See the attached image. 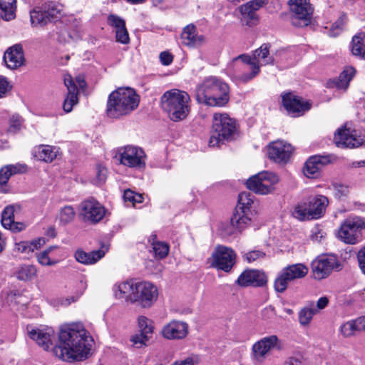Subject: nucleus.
<instances>
[{
  "label": "nucleus",
  "instance_id": "obj_2",
  "mask_svg": "<svg viewBox=\"0 0 365 365\" xmlns=\"http://www.w3.org/2000/svg\"><path fill=\"white\" fill-rule=\"evenodd\" d=\"M115 295L130 303H138L143 308H150L157 301V287L148 281L130 279L115 284L113 287Z\"/></svg>",
  "mask_w": 365,
  "mask_h": 365
},
{
  "label": "nucleus",
  "instance_id": "obj_6",
  "mask_svg": "<svg viewBox=\"0 0 365 365\" xmlns=\"http://www.w3.org/2000/svg\"><path fill=\"white\" fill-rule=\"evenodd\" d=\"M190 102L189 94L177 88L165 91L160 98L163 110L173 122H178L187 118L190 112Z\"/></svg>",
  "mask_w": 365,
  "mask_h": 365
},
{
  "label": "nucleus",
  "instance_id": "obj_12",
  "mask_svg": "<svg viewBox=\"0 0 365 365\" xmlns=\"http://www.w3.org/2000/svg\"><path fill=\"white\" fill-rule=\"evenodd\" d=\"M288 4L292 12V24L304 27L311 23L313 9L307 0H289Z\"/></svg>",
  "mask_w": 365,
  "mask_h": 365
},
{
  "label": "nucleus",
  "instance_id": "obj_24",
  "mask_svg": "<svg viewBox=\"0 0 365 365\" xmlns=\"http://www.w3.org/2000/svg\"><path fill=\"white\" fill-rule=\"evenodd\" d=\"M107 23L114 29L117 42L123 44L129 43V34L125 26V21L123 18L111 14L108 16Z\"/></svg>",
  "mask_w": 365,
  "mask_h": 365
},
{
  "label": "nucleus",
  "instance_id": "obj_20",
  "mask_svg": "<svg viewBox=\"0 0 365 365\" xmlns=\"http://www.w3.org/2000/svg\"><path fill=\"white\" fill-rule=\"evenodd\" d=\"M282 103L288 113L294 117L299 116L311 108L308 101H304L291 93L282 96Z\"/></svg>",
  "mask_w": 365,
  "mask_h": 365
},
{
  "label": "nucleus",
  "instance_id": "obj_4",
  "mask_svg": "<svg viewBox=\"0 0 365 365\" xmlns=\"http://www.w3.org/2000/svg\"><path fill=\"white\" fill-rule=\"evenodd\" d=\"M198 103L212 107L225 106L229 101V86L220 79L210 76L197 87Z\"/></svg>",
  "mask_w": 365,
  "mask_h": 365
},
{
  "label": "nucleus",
  "instance_id": "obj_64",
  "mask_svg": "<svg viewBox=\"0 0 365 365\" xmlns=\"http://www.w3.org/2000/svg\"><path fill=\"white\" fill-rule=\"evenodd\" d=\"M357 259L360 267L365 264V247L358 252Z\"/></svg>",
  "mask_w": 365,
  "mask_h": 365
},
{
  "label": "nucleus",
  "instance_id": "obj_46",
  "mask_svg": "<svg viewBox=\"0 0 365 365\" xmlns=\"http://www.w3.org/2000/svg\"><path fill=\"white\" fill-rule=\"evenodd\" d=\"M356 331L359 330L356 319L349 320L340 327V331L344 337L353 336Z\"/></svg>",
  "mask_w": 365,
  "mask_h": 365
},
{
  "label": "nucleus",
  "instance_id": "obj_1",
  "mask_svg": "<svg viewBox=\"0 0 365 365\" xmlns=\"http://www.w3.org/2000/svg\"><path fill=\"white\" fill-rule=\"evenodd\" d=\"M89 338L82 324L65 325L60 329L58 342L53 349V354L68 362L83 361L90 355Z\"/></svg>",
  "mask_w": 365,
  "mask_h": 365
},
{
  "label": "nucleus",
  "instance_id": "obj_50",
  "mask_svg": "<svg viewBox=\"0 0 365 365\" xmlns=\"http://www.w3.org/2000/svg\"><path fill=\"white\" fill-rule=\"evenodd\" d=\"M123 199L125 202H130L133 206L137 203H141L143 200L142 195L135 193L130 189L124 191Z\"/></svg>",
  "mask_w": 365,
  "mask_h": 365
},
{
  "label": "nucleus",
  "instance_id": "obj_62",
  "mask_svg": "<svg viewBox=\"0 0 365 365\" xmlns=\"http://www.w3.org/2000/svg\"><path fill=\"white\" fill-rule=\"evenodd\" d=\"M274 314L275 309L272 306H268L262 311V315L264 319H271L274 317Z\"/></svg>",
  "mask_w": 365,
  "mask_h": 365
},
{
  "label": "nucleus",
  "instance_id": "obj_63",
  "mask_svg": "<svg viewBox=\"0 0 365 365\" xmlns=\"http://www.w3.org/2000/svg\"><path fill=\"white\" fill-rule=\"evenodd\" d=\"M81 294H82L65 298L62 300L61 304L64 306H68L71 303L76 302Z\"/></svg>",
  "mask_w": 365,
  "mask_h": 365
},
{
  "label": "nucleus",
  "instance_id": "obj_31",
  "mask_svg": "<svg viewBox=\"0 0 365 365\" xmlns=\"http://www.w3.org/2000/svg\"><path fill=\"white\" fill-rule=\"evenodd\" d=\"M255 215L245 211L239 212L235 210L230 220L231 225L236 230L241 232L250 226Z\"/></svg>",
  "mask_w": 365,
  "mask_h": 365
},
{
  "label": "nucleus",
  "instance_id": "obj_45",
  "mask_svg": "<svg viewBox=\"0 0 365 365\" xmlns=\"http://www.w3.org/2000/svg\"><path fill=\"white\" fill-rule=\"evenodd\" d=\"M138 332L146 334L152 336L153 333V322L145 316L138 318Z\"/></svg>",
  "mask_w": 365,
  "mask_h": 365
},
{
  "label": "nucleus",
  "instance_id": "obj_41",
  "mask_svg": "<svg viewBox=\"0 0 365 365\" xmlns=\"http://www.w3.org/2000/svg\"><path fill=\"white\" fill-rule=\"evenodd\" d=\"M16 0H0V9L3 14L2 18L9 21L15 17Z\"/></svg>",
  "mask_w": 365,
  "mask_h": 365
},
{
  "label": "nucleus",
  "instance_id": "obj_16",
  "mask_svg": "<svg viewBox=\"0 0 365 365\" xmlns=\"http://www.w3.org/2000/svg\"><path fill=\"white\" fill-rule=\"evenodd\" d=\"M314 279L320 280L327 277L333 270L341 269V264L335 255L321 256L312 262Z\"/></svg>",
  "mask_w": 365,
  "mask_h": 365
},
{
  "label": "nucleus",
  "instance_id": "obj_19",
  "mask_svg": "<svg viewBox=\"0 0 365 365\" xmlns=\"http://www.w3.org/2000/svg\"><path fill=\"white\" fill-rule=\"evenodd\" d=\"M106 215L105 207L94 199L85 200L81 204V215L84 221L96 223Z\"/></svg>",
  "mask_w": 365,
  "mask_h": 365
},
{
  "label": "nucleus",
  "instance_id": "obj_61",
  "mask_svg": "<svg viewBox=\"0 0 365 365\" xmlns=\"http://www.w3.org/2000/svg\"><path fill=\"white\" fill-rule=\"evenodd\" d=\"M160 59L163 65L168 66L173 62V57L170 53L163 51L160 54Z\"/></svg>",
  "mask_w": 365,
  "mask_h": 365
},
{
  "label": "nucleus",
  "instance_id": "obj_52",
  "mask_svg": "<svg viewBox=\"0 0 365 365\" xmlns=\"http://www.w3.org/2000/svg\"><path fill=\"white\" fill-rule=\"evenodd\" d=\"M252 269H246L242 272L237 278L236 283L240 287H249L251 283Z\"/></svg>",
  "mask_w": 365,
  "mask_h": 365
},
{
  "label": "nucleus",
  "instance_id": "obj_59",
  "mask_svg": "<svg viewBox=\"0 0 365 365\" xmlns=\"http://www.w3.org/2000/svg\"><path fill=\"white\" fill-rule=\"evenodd\" d=\"M11 174L6 166L0 170V185H4L9 181Z\"/></svg>",
  "mask_w": 365,
  "mask_h": 365
},
{
  "label": "nucleus",
  "instance_id": "obj_54",
  "mask_svg": "<svg viewBox=\"0 0 365 365\" xmlns=\"http://www.w3.org/2000/svg\"><path fill=\"white\" fill-rule=\"evenodd\" d=\"M106 178L107 169L102 165H98L96 167V176L95 179V183L97 185H101L106 181Z\"/></svg>",
  "mask_w": 365,
  "mask_h": 365
},
{
  "label": "nucleus",
  "instance_id": "obj_37",
  "mask_svg": "<svg viewBox=\"0 0 365 365\" xmlns=\"http://www.w3.org/2000/svg\"><path fill=\"white\" fill-rule=\"evenodd\" d=\"M45 243L43 239H38L33 242L20 241L15 243L14 250L19 253L29 254L39 248Z\"/></svg>",
  "mask_w": 365,
  "mask_h": 365
},
{
  "label": "nucleus",
  "instance_id": "obj_44",
  "mask_svg": "<svg viewBox=\"0 0 365 365\" xmlns=\"http://www.w3.org/2000/svg\"><path fill=\"white\" fill-rule=\"evenodd\" d=\"M56 247H49L43 252H41L36 255V259L38 262L42 266H52L58 263V261L53 259L49 257V254L56 249Z\"/></svg>",
  "mask_w": 365,
  "mask_h": 365
},
{
  "label": "nucleus",
  "instance_id": "obj_27",
  "mask_svg": "<svg viewBox=\"0 0 365 365\" xmlns=\"http://www.w3.org/2000/svg\"><path fill=\"white\" fill-rule=\"evenodd\" d=\"M264 4V0H254L240 6V12L247 25L250 26L257 24L258 17L256 11Z\"/></svg>",
  "mask_w": 365,
  "mask_h": 365
},
{
  "label": "nucleus",
  "instance_id": "obj_51",
  "mask_svg": "<svg viewBox=\"0 0 365 365\" xmlns=\"http://www.w3.org/2000/svg\"><path fill=\"white\" fill-rule=\"evenodd\" d=\"M265 257V253L261 250H252L245 253L243 259L248 263H252L255 261L262 260Z\"/></svg>",
  "mask_w": 365,
  "mask_h": 365
},
{
  "label": "nucleus",
  "instance_id": "obj_14",
  "mask_svg": "<svg viewBox=\"0 0 365 365\" xmlns=\"http://www.w3.org/2000/svg\"><path fill=\"white\" fill-rule=\"evenodd\" d=\"M281 348L282 342L277 335L264 336L252 345V359L255 363L262 364L272 349Z\"/></svg>",
  "mask_w": 365,
  "mask_h": 365
},
{
  "label": "nucleus",
  "instance_id": "obj_3",
  "mask_svg": "<svg viewBox=\"0 0 365 365\" xmlns=\"http://www.w3.org/2000/svg\"><path fill=\"white\" fill-rule=\"evenodd\" d=\"M268 44L264 43L259 48L256 49L252 55L242 54L235 58V61L241 59L242 61L250 66V72H244L240 76L243 82H247L255 78L260 72V67L267 65L285 64L292 66L294 62H289L288 58L290 53L281 51L277 54L276 58L270 55Z\"/></svg>",
  "mask_w": 365,
  "mask_h": 365
},
{
  "label": "nucleus",
  "instance_id": "obj_5",
  "mask_svg": "<svg viewBox=\"0 0 365 365\" xmlns=\"http://www.w3.org/2000/svg\"><path fill=\"white\" fill-rule=\"evenodd\" d=\"M140 103V96L133 88H118L108 96L106 113L109 118H119L135 110Z\"/></svg>",
  "mask_w": 365,
  "mask_h": 365
},
{
  "label": "nucleus",
  "instance_id": "obj_36",
  "mask_svg": "<svg viewBox=\"0 0 365 365\" xmlns=\"http://www.w3.org/2000/svg\"><path fill=\"white\" fill-rule=\"evenodd\" d=\"M355 72L356 71L352 66L346 67L334 81L336 88L346 91L349 87V82L354 76Z\"/></svg>",
  "mask_w": 365,
  "mask_h": 365
},
{
  "label": "nucleus",
  "instance_id": "obj_53",
  "mask_svg": "<svg viewBox=\"0 0 365 365\" xmlns=\"http://www.w3.org/2000/svg\"><path fill=\"white\" fill-rule=\"evenodd\" d=\"M345 16H341L331 26L329 31V36L334 37L336 36L343 29L345 24Z\"/></svg>",
  "mask_w": 365,
  "mask_h": 365
},
{
  "label": "nucleus",
  "instance_id": "obj_55",
  "mask_svg": "<svg viewBox=\"0 0 365 365\" xmlns=\"http://www.w3.org/2000/svg\"><path fill=\"white\" fill-rule=\"evenodd\" d=\"M334 195L336 197L341 198L346 196L349 192V187L342 184L333 185Z\"/></svg>",
  "mask_w": 365,
  "mask_h": 365
},
{
  "label": "nucleus",
  "instance_id": "obj_42",
  "mask_svg": "<svg viewBox=\"0 0 365 365\" xmlns=\"http://www.w3.org/2000/svg\"><path fill=\"white\" fill-rule=\"evenodd\" d=\"M76 215L73 207L71 205H66L61 207L56 217V220L60 225H65L73 221Z\"/></svg>",
  "mask_w": 365,
  "mask_h": 365
},
{
  "label": "nucleus",
  "instance_id": "obj_60",
  "mask_svg": "<svg viewBox=\"0 0 365 365\" xmlns=\"http://www.w3.org/2000/svg\"><path fill=\"white\" fill-rule=\"evenodd\" d=\"M6 167L9 170L11 175L16 173H24L26 169V165L22 164L8 165Z\"/></svg>",
  "mask_w": 365,
  "mask_h": 365
},
{
  "label": "nucleus",
  "instance_id": "obj_47",
  "mask_svg": "<svg viewBox=\"0 0 365 365\" xmlns=\"http://www.w3.org/2000/svg\"><path fill=\"white\" fill-rule=\"evenodd\" d=\"M155 257L158 259L165 258L169 252V245L163 242L156 241L152 243Z\"/></svg>",
  "mask_w": 365,
  "mask_h": 365
},
{
  "label": "nucleus",
  "instance_id": "obj_8",
  "mask_svg": "<svg viewBox=\"0 0 365 365\" xmlns=\"http://www.w3.org/2000/svg\"><path fill=\"white\" fill-rule=\"evenodd\" d=\"M309 268L303 263H296L282 268L274 281V289L278 293H283L290 282L307 276Z\"/></svg>",
  "mask_w": 365,
  "mask_h": 365
},
{
  "label": "nucleus",
  "instance_id": "obj_48",
  "mask_svg": "<svg viewBox=\"0 0 365 365\" xmlns=\"http://www.w3.org/2000/svg\"><path fill=\"white\" fill-rule=\"evenodd\" d=\"M250 286L263 287L266 284L267 280L264 272L256 269H252Z\"/></svg>",
  "mask_w": 365,
  "mask_h": 365
},
{
  "label": "nucleus",
  "instance_id": "obj_22",
  "mask_svg": "<svg viewBox=\"0 0 365 365\" xmlns=\"http://www.w3.org/2000/svg\"><path fill=\"white\" fill-rule=\"evenodd\" d=\"M188 324L182 321L173 320L165 324L162 331L165 339L170 340L182 339L188 334Z\"/></svg>",
  "mask_w": 365,
  "mask_h": 365
},
{
  "label": "nucleus",
  "instance_id": "obj_38",
  "mask_svg": "<svg viewBox=\"0 0 365 365\" xmlns=\"http://www.w3.org/2000/svg\"><path fill=\"white\" fill-rule=\"evenodd\" d=\"M292 215L300 221L312 219L307 199L299 202L293 207Z\"/></svg>",
  "mask_w": 365,
  "mask_h": 365
},
{
  "label": "nucleus",
  "instance_id": "obj_40",
  "mask_svg": "<svg viewBox=\"0 0 365 365\" xmlns=\"http://www.w3.org/2000/svg\"><path fill=\"white\" fill-rule=\"evenodd\" d=\"M351 52L353 55L365 59V33L359 34L353 37Z\"/></svg>",
  "mask_w": 365,
  "mask_h": 365
},
{
  "label": "nucleus",
  "instance_id": "obj_29",
  "mask_svg": "<svg viewBox=\"0 0 365 365\" xmlns=\"http://www.w3.org/2000/svg\"><path fill=\"white\" fill-rule=\"evenodd\" d=\"M24 59L22 48L18 44L10 47L4 55V61L6 66L11 69L21 66Z\"/></svg>",
  "mask_w": 365,
  "mask_h": 365
},
{
  "label": "nucleus",
  "instance_id": "obj_49",
  "mask_svg": "<svg viewBox=\"0 0 365 365\" xmlns=\"http://www.w3.org/2000/svg\"><path fill=\"white\" fill-rule=\"evenodd\" d=\"M9 123L8 131L11 133H16L21 129L23 119L19 115L14 114L10 117Z\"/></svg>",
  "mask_w": 365,
  "mask_h": 365
},
{
  "label": "nucleus",
  "instance_id": "obj_17",
  "mask_svg": "<svg viewBox=\"0 0 365 365\" xmlns=\"http://www.w3.org/2000/svg\"><path fill=\"white\" fill-rule=\"evenodd\" d=\"M63 81L68 89V95L64 100L63 108L65 112L69 113L72 110L73 106L78 102V88H84L86 83L83 76H78L74 81L69 74L64 75Z\"/></svg>",
  "mask_w": 365,
  "mask_h": 365
},
{
  "label": "nucleus",
  "instance_id": "obj_57",
  "mask_svg": "<svg viewBox=\"0 0 365 365\" xmlns=\"http://www.w3.org/2000/svg\"><path fill=\"white\" fill-rule=\"evenodd\" d=\"M329 303V299L327 297H320L316 303L313 302L314 309H316L317 314L321 310L325 309Z\"/></svg>",
  "mask_w": 365,
  "mask_h": 365
},
{
  "label": "nucleus",
  "instance_id": "obj_7",
  "mask_svg": "<svg viewBox=\"0 0 365 365\" xmlns=\"http://www.w3.org/2000/svg\"><path fill=\"white\" fill-rule=\"evenodd\" d=\"M237 131V123L226 113H215L212 116L210 147H218L225 141L234 138Z\"/></svg>",
  "mask_w": 365,
  "mask_h": 365
},
{
  "label": "nucleus",
  "instance_id": "obj_15",
  "mask_svg": "<svg viewBox=\"0 0 365 365\" xmlns=\"http://www.w3.org/2000/svg\"><path fill=\"white\" fill-rule=\"evenodd\" d=\"M60 9L53 2L37 6L30 11L31 22L34 26H44L58 18Z\"/></svg>",
  "mask_w": 365,
  "mask_h": 365
},
{
  "label": "nucleus",
  "instance_id": "obj_32",
  "mask_svg": "<svg viewBox=\"0 0 365 365\" xmlns=\"http://www.w3.org/2000/svg\"><path fill=\"white\" fill-rule=\"evenodd\" d=\"M107 250L108 249H101L90 252H86L83 250H77L75 253V258L81 264L87 265L93 264L104 257Z\"/></svg>",
  "mask_w": 365,
  "mask_h": 365
},
{
  "label": "nucleus",
  "instance_id": "obj_23",
  "mask_svg": "<svg viewBox=\"0 0 365 365\" xmlns=\"http://www.w3.org/2000/svg\"><path fill=\"white\" fill-rule=\"evenodd\" d=\"M27 331L29 337L43 349L47 350L52 345L54 338V331L52 328L40 329L28 327Z\"/></svg>",
  "mask_w": 365,
  "mask_h": 365
},
{
  "label": "nucleus",
  "instance_id": "obj_9",
  "mask_svg": "<svg viewBox=\"0 0 365 365\" xmlns=\"http://www.w3.org/2000/svg\"><path fill=\"white\" fill-rule=\"evenodd\" d=\"M365 227L362 218L353 216L346 218L341 225L337 237L347 244H356L361 238V231Z\"/></svg>",
  "mask_w": 365,
  "mask_h": 365
},
{
  "label": "nucleus",
  "instance_id": "obj_21",
  "mask_svg": "<svg viewBox=\"0 0 365 365\" xmlns=\"http://www.w3.org/2000/svg\"><path fill=\"white\" fill-rule=\"evenodd\" d=\"M293 148L283 140H277L269 144L268 155L276 163H287L292 153Z\"/></svg>",
  "mask_w": 365,
  "mask_h": 365
},
{
  "label": "nucleus",
  "instance_id": "obj_35",
  "mask_svg": "<svg viewBox=\"0 0 365 365\" xmlns=\"http://www.w3.org/2000/svg\"><path fill=\"white\" fill-rule=\"evenodd\" d=\"M253 204L254 195L250 192H243L238 195L237 204L235 210L255 215V211L252 209Z\"/></svg>",
  "mask_w": 365,
  "mask_h": 365
},
{
  "label": "nucleus",
  "instance_id": "obj_26",
  "mask_svg": "<svg viewBox=\"0 0 365 365\" xmlns=\"http://www.w3.org/2000/svg\"><path fill=\"white\" fill-rule=\"evenodd\" d=\"M312 219H319L325 213L329 205L328 198L322 195L310 196L307 198Z\"/></svg>",
  "mask_w": 365,
  "mask_h": 365
},
{
  "label": "nucleus",
  "instance_id": "obj_58",
  "mask_svg": "<svg viewBox=\"0 0 365 365\" xmlns=\"http://www.w3.org/2000/svg\"><path fill=\"white\" fill-rule=\"evenodd\" d=\"M11 89V86L4 76H0V98L6 96V93Z\"/></svg>",
  "mask_w": 365,
  "mask_h": 365
},
{
  "label": "nucleus",
  "instance_id": "obj_25",
  "mask_svg": "<svg viewBox=\"0 0 365 365\" xmlns=\"http://www.w3.org/2000/svg\"><path fill=\"white\" fill-rule=\"evenodd\" d=\"M330 162L328 155H314L306 162L304 173L309 178H314L319 175L321 169Z\"/></svg>",
  "mask_w": 365,
  "mask_h": 365
},
{
  "label": "nucleus",
  "instance_id": "obj_34",
  "mask_svg": "<svg viewBox=\"0 0 365 365\" xmlns=\"http://www.w3.org/2000/svg\"><path fill=\"white\" fill-rule=\"evenodd\" d=\"M58 149L48 145H40L34 151V156L46 163L52 162L57 156Z\"/></svg>",
  "mask_w": 365,
  "mask_h": 365
},
{
  "label": "nucleus",
  "instance_id": "obj_18",
  "mask_svg": "<svg viewBox=\"0 0 365 365\" xmlns=\"http://www.w3.org/2000/svg\"><path fill=\"white\" fill-rule=\"evenodd\" d=\"M334 140L339 148H354L364 143V138L356 130L342 127L337 130Z\"/></svg>",
  "mask_w": 365,
  "mask_h": 365
},
{
  "label": "nucleus",
  "instance_id": "obj_10",
  "mask_svg": "<svg viewBox=\"0 0 365 365\" xmlns=\"http://www.w3.org/2000/svg\"><path fill=\"white\" fill-rule=\"evenodd\" d=\"M278 180L274 173L264 171L250 177L246 184L250 190L257 194L267 195L274 190V185Z\"/></svg>",
  "mask_w": 365,
  "mask_h": 365
},
{
  "label": "nucleus",
  "instance_id": "obj_56",
  "mask_svg": "<svg viewBox=\"0 0 365 365\" xmlns=\"http://www.w3.org/2000/svg\"><path fill=\"white\" fill-rule=\"evenodd\" d=\"M198 364V357L197 356H189L185 359L174 361L171 365H197Z\"/></svg>",
  "mask_w": 365,
  "mask_h": 365
},
{
  "label": "nucleus",
  "instance_id": "obj_33",
  "mask_svg": "<svg viewBox=\"0 0 365 365\" xmlns=\"http://www.w3.org/2000/svg\"><path fill=\"white\" fill-rule=\"evenodd\" d=\"M14 275L19 280L30 282L37 277L38 268L33 264H21L16 267Z\"/></svg>",
  "mask_w": 365,
  "mask_h": 365
},
{
  "label": "nucleus",
  "instance_id": "obj_39",
  "mask_svg": "<svg viewBox=\"0 0 365 365\" xmlns=\"http://www.w3.org/2000/svg\"><path fill=\"white\" fill-rule=\"evenodd\" d=\"M317 314L314 309L313 302H309L299 312V322L302 326L309 325L314 315Z\"/></svg>",
  "mask_w": 365,
  "mask_h": 365
},
{
  "label": "nucleus",
  "instance_id": "obj_28",
  "mask_svg": "<svg viewBox=\"0 0 365 365\" xmlns=\"http://www.w3.org/2000/svg\"><path fill=\"white\" fill-rule=\"evenodd\" d=\"M182 43L189 47H197L205 42V38L202 35L196 34V28L190 24L185 26L181 34Z\"/></svg>",
  "mask_w": 365,
  "mask_h": 365
},
{
  "label": "nucleus",
  "instance_id": "obj_43",
  "mask_svg": "<svg viewBox=\"0 0 365 365\" xmlns=\"http://www.w3.org/2000/svg\"><path fill=\"white\" fill-rule=\"evenodd\" d=\"M151 336L140 332H136L130 336L131 346L135 349H141L148 346Z\"/></svg>",
  "mask_w": 365,
  "mask_h": 365
},
{
  "label": "nucleus",
  "instance_id": "obj_13",
  "mask_svg": "<svg viewBox=\"0 0 365 365\" xmlns=\"http://www.w3.org/2000/svg\"><path fill=\"white\" fill-rule=\"evenodd\" d=\"M120 163L133 168H143L145 166L146 155L138 146L126 145L118 149Z\"/></svg>",
  "mask_w": 365,
  "mask_h": 365
},
{
  "label": "nucleus",
  "instance_id": "obj_30",
  "mask_svg": "<svg viewBox=\"0 0 365 365\" xmlns=\"http://www.w3.org/2000/svg\"><path fill=\"white\" fill-rule=\"evenodd\" d=\"M1 224L6 228L14 232H20L25 229V225L14 221V207L7 206L1 215Z\"/></svg>",
  "mask_w": 365,
  "mask_h": 365
},
{
  "label": "nucleus",
  "instance_id": "obj_11",
  "mask_svg": "<svg viewBox=\"0 0 365 365\" xmlns=\"http://www.w3.org/2000/svg\"><path fill=\"white\" fill-rule=\"evenodd\" d=\"M237 254L230 247L218 245L212 254L211 266L217 270L229 273L236 264Z\"/></svg>",
  "mask_w": 365,
  "mask_h": 365
}]
</instances>
